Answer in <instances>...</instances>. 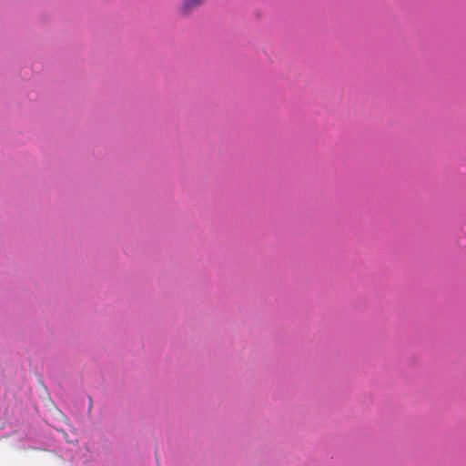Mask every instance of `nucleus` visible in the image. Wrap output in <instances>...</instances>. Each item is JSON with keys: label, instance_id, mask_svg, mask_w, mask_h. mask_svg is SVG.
I'll return each instance as SVG.
<instances>
[{"label": "nucleus", "instance_id": "1", "mask_svg": "<svg viewBox=\"0 0 466 466\" xmlns=\"http://www.w3.org/2000/svg\"><path fill=\"white\" fill-rule=\"evenodd\" d=\"M208 0H180L177 6V14L182 18L191 16L198 9L203 6Z\"/></svg>", "mask_w": 466, "mask_h": 466}]
</instances>
